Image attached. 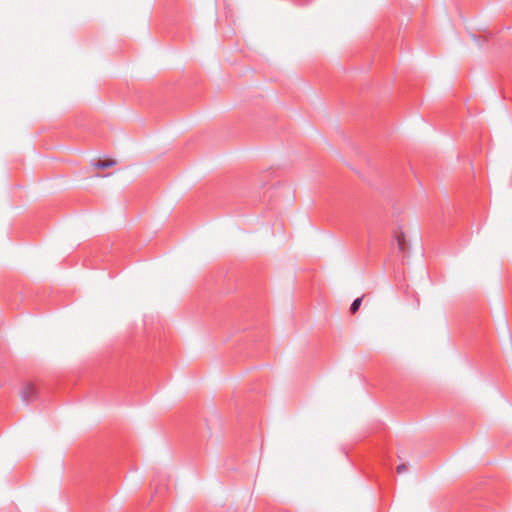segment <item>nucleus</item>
<instances>
[{
  "label": "nucleus",
  "mask_w": 512,
  "mask_h": 512,
  "mask_svg": "<svg viewBox=\"0 0 512 512\" xmlns=\"http://www.w3.org/2000/svg\"><path fill=\"white\" fill-rule=\"evenodd\" d=\"M20 396L22 402L25 404L34 401L37 398L36 387L32 383H26L20 392Z\"/></svg>",
  "instance_id": "obj_1"
},
{
  "label": "nucleus",
  "mask_w": 512,
  "mask_h": 512,
  "mask_svg": "<svg viewBox=\"0 0 512 512\" xmlns=\"http://www.w3.org/2000/svg\"><path fill=\"white\" fill-rule=\"evenodd\" d=\"M395 240L397 243V248L400 253H404L407 247V242L404 233L400 232L396 234Z\"/></svg>",
  "instance_id": "obj_2"
},
{
  "label": "nucleus",
  "mask_w": 512,
  "mask_h": 512,
  "mask_svg": "<svg viewBox=\"0 0 512 512\" xmlns=\"http://www.w3.org/2000/svg\"><path fill=\"white\" fill-rule=\"evenodd\" d=\"M115 163H116V162H115V161H113V160H107V161H101V160H99V161L95 164V166H96L97 168H100V169H106V168H109V167H111V166H114V165H115Z\"/></svg>",
  "instance_id": "obj_3"
},
{
  "label": "nucleus",
  "mask_w": 512,
  "mask_h": 512,
  "mask_svg": "<svg viewBox=\"0 0 512 512\" xmlns=\"http://www.w3.org/2000/svg\"><path fill=\"white\" fill-rule=\"evenodd\" d=\"M361 303H362V297H358V298H356V299L352 302V304H351V306H350V312H351L352 314H355V313L359 310V308H360V306H361Z\"/></svg>",
  "instance_id": "obj_4"
},
{
  "label": "nucleus",
  "mask_w": 512,
  "mask_h": 512,
  "mask_svg": "<svg viewBox=\"0 0 512 512\" xmlns=\"http://www.w3.org/2000/svg\"><path fill=\"white\" fill-rule=\"evenodd\" d=\"M396 470H397L398 474H402V473H404V472H406L408 470V467H407L406 464H400V465L397 466Z\"/></svg>",
  "instance_id": "obj_5"
}]
</instances>
